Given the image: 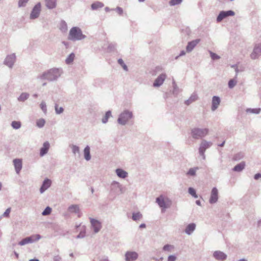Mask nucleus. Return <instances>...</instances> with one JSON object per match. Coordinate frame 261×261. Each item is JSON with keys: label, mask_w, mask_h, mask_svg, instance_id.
Instances as JSON below:
<instances>
[{"label": "nucleus", "mask_w": 261, "mask_h": 261, "mask_svg": "<svg viewBox=\"0 0 261 261\" xmlns=\"http://www.w3.org/2000/svg\"><path fill=\"white\" fill-rule=\"evenodd\" d=\"M61 70L58 68H53L39 75L37 78L41 80H47L49 81L57 80L61 75Z\"/></svg>", "instance_id": "1"}, {"label": "nucleus", "mask_w": 261, "mask_h": 261, "mask_svg": "<svg viewBox=\"0 0 261 261\" xmlns=\"http://www.w3.org/2000/svg\"><path fill=\"white\" fill-rule=\"evenodd\" d=\"M86 36L82 33L81 29L77 27H72L69 33L68 39L73 41L82 40Z\"/></svg>", "instance_id": "2"}, {"label": "nucleus", "mask_w": 261, "mask_h": 261, "mask_svg": "<svg viewBox=\"0 0 261 261\" xmlns=\"http://www.w3.org/2000/svg\"><path fill=\"white\" fill-rule=\"evenodd\" d=\"M133 117V114L132 112L125 110L121 113L118 118L117 122L121 125H126Z\"/></svg>", "instance_id": "3"}, {"label": "nucleus", "mask_w": 261, "mask_h": 261, "mask_svg": "<svg viewBox=\"0 0 261 261\" xmlns=\"http://www.w3.org/2000/svg\"><path fill=\"white\" fill-rule=\"evenodd\" d=\"M208 128L195 127L191 129V136L194 139H200L206 136L208 133Z\"/></svg>", "instance_id": "4"}, {"label": "nucleus", "mask_w": 261, "mask_h": 261, "mask_svg": "<svg viewBox=\"0 0 261 261\" xmlns=\"http://www.w3.org/2000/svg\"><path fill=\"white\" fill-rule=\"evenodd\" d=\"M110 191L111 193L114 195H119L124 192L122 185H120L119 182L116 181H113L111 183L110 186Z\"/></svg>", "instance_id": "5"}, {"label": "nucleus", "mask_w": 261, "mask_h": 261, "mask_svg": "<svg viewBox=\"0 0 261 261\" xmlns=\"http://www.w3.org/2000/svg\"><path fill=\"white\" fill-rule=\"evenodd\" d=\"M156 202L158 203L159 206L162 208V212H164V209L165 210L170 207V204L169 203L170 201L168 198L166 200L163 195H160L156 198Z\"/></svg>", "instance_id": "6"}, {"label": "nucleus", "mask_w": 261, "mask_h": 261, "mask_svg": "<svg viewBox=\"0 0 261 261\" xmlns=\"http://www.w3.org/2000/svg\"><path fill=\"white\" fill-rule=\"evenodd\" d=\"M40 238L41 236L39 234L33 235L23 239L18 243V245L23 246L29 243H33L34 241H37Z\"/></svg>", "instance_id": "7"}, {"label": "nucleus", "mask_w": 261, "mask_h": 261, "mask_svg": "<svg viewBox=\"0 0 261 261\" xmlns=\"http://www.w3.org/2000/svg\"><path fill=\"white\" fill-rule=\"evenodd\" d=\"M234 12L232 10H228V11H221L220 12L218 16L217 17L216 20L218 22H221L223 19L226 18L228 16H233L234 15Z\"/></svg>", "instance_id": "8"}, {"label": "nucleus", "mask_w": 261, "mask_h": 261, "mask_svg": "<svg viewBox=\"0 0 261 261\" xmlns=\"http://www.w3.org/2000/svg\"><path fill=\"white\" fill-rule=\"evenodd\" d=\"M16 61V56L14 53L12 54L11 55H8L5 58L4 64L9 67L10 68H12L15 62Z\"/></svg>", "instance_id": "9"}, {"label": "nucleus", "mask_w": 261, "mask_h": 261, "mask_svg": "<svg viewBox=\"0 0 261 261\" xmlns=\"http://www.w3.org/2000/svg\"><path fill=\"white\" fill-rule=\"evenodd\" d=\"M89 219L94 233H98L102 228L101 223L98 220L94 218H89Z\"/></svg>", "instance_id": "10"}, {"label": "nucleus", "mask_w": 261, "mask_h": 261, "mask_svg": "<svg viewBox=\"0 0 261 261\" xmlns=\"http://www.w3.org/2000/svg\"><path fill=\"white\" fill-rule=\"evenodd\" d=\"M41 11V4L40 3H37L33 8L30 14V18L34 19L38 18L39 16Z\"/></svg>", "instance_id": "11"}, {"label": "nucleus", "mask_w": 261, "mask_h": 261, "mask_svg": "<svg viewBox=\"0 0 261 261\" xmlns=\"http://www.w3.org/2000/svg\"><path fill=\"white\" fill-rule=\"evenodd\" d=\"M218 190L216 187H214L211 191L209 202L211 204H214L218 201Z\"/></svg>", "instance_id": "12"}, {"label": "nucleus", "mask_w": 261, "mask_h": 261, "mask_svg": "<svg viewBox=\"0 0 261 261\" xmlns=\"http://www.w3.org/2000/svg\"><path fill=\"white\" fill-rule=\"evenodd\" d=\"M167 75L165 73H162L159 75L157 78L155 80L153 86L154 87H159L161 86L164 83Z\"/></svg>", "instance_id": "13"}, {"label": "nucleus", "mask_w": 261, "mask_h": 261, "mask_svg": "<svg viewBox=\"0 0 261 261\" xmlns=\"http://www.w3.org/2000/svg\"><path fill=\"white\" fill-rule=\"evenodd\" d=\"M213 256L216 260L219 261H224L227 258V257L226 254L221 251H214L213 252Z\"/></svg>", "instance_id": "14"}, {"label": "nucleus", "mask_w": 261, "mask_h": 261, "mask_svg": "<svg viewBox=\"0 0 261 261\" xmlns=\"http://www.w3.org/2000/svg\"><path fill=\"white\" fill-rule=\"evenodd\" d=\"M212 144V143L210 141L202 140L198 149L199 152H201L203 154V152H205V151L207 149L209 148Z\"/></svg>", "instance_id": "15"}, {"label": "nucleus", "mask_w": 261, "mask_h": 261, "mask_svg": "<svg viewBox=\"0 0 261 261\" xmlns=\"http://www.w3.org/2000/svg\"><path fill=\"white\" fill-rule=\"evenodd\" d=\"M125 257L126 261H134L137 259L138 254L135 251H127Z\"/></svg>", "instance_id": "16"}, {"label": "nucleus", "mask_w": 261, "mask_h": 261, "mask_svg": "<svg viewBox=\"0 0 261 261\" xmlns=\"http://www.w3.org/2000/svg\"><path fill=\"white\" fill-rule=\"evenodd\" d=\"M200 41V39H196L195 40L190 41L188 43L186 46V50L188 53H190L192 51L194 47L199 43Z\"/></svg>", "instance_id": "17"}, {"label": "nucleus", "mask_w": 261, "mask_h": 261, "mask_svg": "<svg viewBox=\"0 0 261 261\" xmlns=\"http://www.w3.org/2000/svg\"><path fill=\"white\" fill-rule=\"evenodd\" d=\"M51 184V181L48 178L45 179L40 188V192L42 194L48 189Z\"/></svg>", "instance_id": "18"}, {"label": "nucleus", "mask_w": 261, "mask_h": 261, "mask_svg": "<svg viewBox=\"0 0 261 261\" xmlns=\"http://www.w3.org/2000/svg\"><path fill=\"white\" fill-rule=\"evenodd\" d=\"M261 55V44H259L256 45L250 55V57L252 59H256L258 56Z\"/></svg>", "instance_id": "19"}, {"label": "nucleus", "mask_w": 261, "mask_h": 261, "mask_svg": "<svg viewBox=\"0 0 261 261\" xmlns=\"http://www.w3.org/2000/svg\"><path fill=\"white\" fill-rule=\"evenodd\" d=\"M221 102L220 98L218 96H214L212 98V103L211 109L212 111H215L219 106Z\"/></svg>", "instance_id": "20"}, {"label": "nucleus", "mask_w": 261, "mask_h": 261, "mask_svg": "<svg viewBox=\"0 0 261 261\" xmlns=\"http://www.w3.org/2000/svg\"><path fill=\"white\" fill-rule=\"evenodd\" d=\"M15 170L17 174H19L22 169V160L19 159H15L13 160Z\"/></svg>", "instance_id": "21"}, {"label": "nucleus", "mask_w": 261, "mask_h": 261, "mask_svg": "<svg viewBox=\"0 0 261 261\" xmlns=\"http://www.w3.org/2000/svg\"><path fill=\"white\" fill-rule=\"evenodd\" d=\"M49 147H50V144H49V142L47 141L45 142L43 144V146L40 148V155L41 156H43L44 155H45L47 153V152L49 150Z\"/></svg>", "instance_id": "22"}, {"label": "nucleus", "mask_w": 261, "mask_h": 261, "mask_svg": "<svg viewBox=\"0 0 261 261\" xmlns=\"http://www.w3.org/2000/svg\"><path fill=\"white\" fill-rule=\"evenodd\" d=\"M196 229V224L194 223H191L188 224L185 230V232L188 235L191 234Z\"/></svg>", "instance_id": "23"}, {"label": "nucleus", "mask_w": 261, "mask_h": 261, "mask_svg": "<svg viewBox=\"0 0 261 261\" xmlns=\"http://www.w3.org/2000/svg\"><path fill=\"white\" fill-rule=\"evenodd\" d=\"M46 7L48 9H53L57 6V0H45Z\"/></svg>", "instance_id": "24"}, {"label": "nucleus", "mask_w": 261, "mask_h": 261, "mask_svg": "<svg viewBox=\"0 0 261 261\" xmlns=\"http://www.w3.org/2000/svg\"><path fill=\"white\" fill-rule=\"evenodd\" d=\"M116 173L119 177L121 178H125L128 175L127 172L120 168H118L116 170Z\"/></svg>", "instance_id": "25"}, {"label": "nucleus", "mask_w": 261, "mask_h": 261, "mask_svg": "<svg viewBox=\"0 0 261 261\" xmlns=\"http://www.w3.org/2000/svg\"><path fill=\"white\" fill-rule=\"evenodd\" d=\"M84 155L86 161H88L91 160L90 148L88 145L86 146L84 149Z\"/></svg>", "instance_id": "26"}, {"label": "nucleus", "mask_w": 261, "mask_h": 261, "mask_svg": "<svg viewBox=\"0 0 261 261\" xmlns=\"http://www.w3.org/2000/svg\"><path fill=\"white\" fill-rule=\"evenodd\" d=\"M245 163L244 162H242L236 165L232 169V170L235 172H239L242 171L245 168Z\"/></svg>", "instance_id": "27"}, {"label": "nucleus", "mask_w": 261, "mask_h": 261, "mask_svg": "<svg viewBox=\"0 0 261 261\" xmlns=\"http://www.w3.org/2000/svg\"><path fill=\"white\" fill-rule=\"evenodd\" d=\"M197 98H198V96H197V94H196L195 93H193L191 95L190 98L185 101V103L186 105L189 106L193 102L196 101L197 99Z\"/></svg>", "instance_id": "28"}, {"label": "nucleus", "mask_w": 261, "mask_h": 261, "mask_svg": "<svg viewBox=\"0 0 261 261\" xmlns=\"http://www.w3.org/2000/svg\"><path fill=\"white\" fill-rule=\"evenodd\" d=\"M103 6L104 5L102 3L100 2H96L92 4L91 8L92 10H96L99 8H102Z\"/></svg>", "instance_id": "29"}, {"label": "nucleus", "mask_w": 261, "mask_h": 261, "mask_svg": "<svg viewBox=\"0 0 261 261\" xmlns=\"http://www.w3.org/2000/svg\"><path fill=\"white\" fill-rule=\"evenodd\" d=\"M29 94L26 92L22 93L18 97L17 100L19 101L24 102L28 99L29 97Z\"/></svg>", "instance_id": "30"}, {"label": "nucleus", "mask_w": 261, "mask_h": 261, "mask_svg": "<svg viewBox=\"0 0 261 261\" xmlns=\"http://www.w3.org/2000/svg\"><path fill=\"white\" fill-rule=\"evenodd\" d=\"M68 211L71 213H78L80 211V209L77 205L73 204L69 206Z\"/></svg>", "instance_id": "31"}, {"label": "nucleus", "mask_w": 261, "mask_h": 261, "mask_svg": "<svg viewBox=\"0 0 261 261\" xmlns=\"http://www.w3.org/2000/svg\"><path fill=\"white\" fill-rule=\"evenodd\" d=\"M199 167H195L190 168L187 173V175L195 176L196 175V171L199 170Z\"/></svg>", "instance_id": "32"}, {"label": "nucleus", "mask_w": 261, "mask_h": 261, "mask_svg": "<svg viewBox=\"0 0 261 261\" xmlns=\"http://www.w3.org/2000/svg\"><path fill=\"white\" fill-rule=\"evenodd\" d=\"M112 117V113L111 111L106 112L105 116L102 118L101 121L102 123L106 124L108 122V119L110 117Z\"/></svg>", "instance_id": "33"}, {"label": "nucleus", "mask_w": 261, "mask_h": 261, "mask_svg": "<svg viewBox=\"0 0 261 261\" xmlns=\"http://www.w3.org/2000/svg\"><path fill=\"white\" fill-rule=\"evenodd\" d=\"M246 112L249 113H252V114H259L261 111L260 108H248L246 110Z\"/></svg>", "instance_id": "34"}, {"label": "nucleus", "mask_w": 261, "mask_h": 261, "mask_svg": "<svg viewBox=\"0 0 261 261\" xmlns=\"http://www.w3.org/2000/svg\"><path fill=\"white\" fill-rule=\"evenodd\" d=\"M75 55L74 53H72L68 55L65 60V62L67 64H70L74 60Z\"/></svg>", "instance_id": "35"}, {"label": "nucleus", "mask_w": 261, "mask_h": 261, "mask_svg": "<svg viewBox=\"0 0 261 261\" xmlns=\"http://www.w3.org/2000/svg\"><path fill=\"white\" fill-rule=\"evenodd\" d=\"M60 29L63 32H65L67 30V25L64 20H62L60 24Z\"/></svg>", "instance_id": "36"}, {"label": "nucleus", "mask_w": 261, "mask_h": 261, "mask_svg": "<svg viewBox=\"0 0 261 261\" xmlns=\"http://www.w3.org/2000/svg\"><path fill=\"white\" fill-rule=\"evenodd\" d=\"M142 218V215L140 212L133 213L132 219L134 221H137Z\"/></svg>", "instance_id": "37"}, {"label": "nucleus", "mask_w": 261, "mask_h": 261, "mask_svg": "<svg viewBox=\"0 0 261 261\" xmlns=\"http://www.w3.org/2000/svg\"><path fill=\"white\" fill-rule=\"evenodd\" d=\"M21 124L20 121H13L11 123V126L14 129H19L21 127Z\"/></svg>", "instance_id": "38"}, {"label": "nucleus", "mask_w": 261, "mask_h": 261, "mask_svg": "<svg viewBox=\"0 0 261 261\" xmlns=\"http://www.w3.org/2000/svg\"><path fill=\"white\" fill-rule=\"evenodd\" d=\"M188 193L195 198H198V195L196 194V190L193 188H189Z\"/></svg>", "instance_id": "39"}, {"label": "nucleus", "mask_w": 261, "mask_h": 261, "mask_svg": "<svg viewBox=\"0 0 261 261\" xmlns=\"http://www.w3.org/2000/svg\"><path fill=\"white\" fill-rule=\"evenodd\" d=\"M173 94L174 95H177L179 92H180V90L178 88V87H177V85L176 84L175 81H173Z\"/></svg>", "instance_id": "40"}, {"label": "nucleus", "mask_w": 261, "mask_h": 261, "mask_svg": "<svg viewBox=\"0 0 261 261\" xmlns=\"http://www.w3.org/2000/svg\"><path fill=\"white\" fill-rule=\"evenodd\" d=\"M243 157L244 154L242 152H239L233 156V160L234 161H239L243 159Z\"/></svg>", "instance_id": "41"}, {"label": "nucleus", "mask_w": 261, "mask_h": 261, "mask_svg": "<svg viewBox=\"0 0 261 261\" xmlns=\"http://www.w3.org/2000/svg\"><path fill=\"white\" fill-rule=\"evenodd\" d=\"M55 112L57 114H60L63 112L64 109L63 107H59L58 105L55 104Z\"/></svg>", "instance_id": "42"}, {"label": "nucleus", "mask_w": 261, "mask_h": 261, "mask_svg": "<svg viewBox=\"0 0 261 261\" xmlns=\"http://www.w3.org/2000/svg\"><path fill=\"white\" fill-rule=\"evenodd\" d=\"M45 123V120L44 119L41 118L37 121L36 124L38 127L41 128L44 126Z\"/></svg>", "instance_id": "43"}, {"label": "nucleus", "mask_w": 261, "mask_h": 261, "mask_svg": "<svg viewBox=\"0 0 261 261\" xmlns=\"http://www.w3.org/2000/svg\"><path fill=\"white\" fill-rule=\"evenodd\" d=\"M29 0H19L18 2V7L19 8L24 7Z\"/></svg>", "instance_id": "44"}, {"label": "nucleus", "mask_w": 261, "mask_h": 261, "mask_svg": "<svg viewBox=\"0 0 261 261\" xmlns=\"http://www.w3.org/2000/svg\"><path fill=\"white\" fill-rule=\"evenodd\" d=\"M237 81L235 80L234 79L230 80L228 83V87L230 89L233 88L237 84Z\"/></svg>", "instance_id": "45"}, {"label": "nucleus", "mask_w": 261, "mask_h": 261, "mask_svg": "<svg viewBox=\"0 0 261 261\" xmlns=\"http://www.w3.org/2000/svg\"><path fill=\"white\" fill-rule=\"evenodd\" d=\"M51 212V208L49 206H47L44 210L42 212V215L43 216H47Z\"/></svg>", "instance_id": "46"}, {"label": "nucleus", "mask_w": 261, "mask_h": 261, "mask_svg": "<svg viewBox=\"0 0 261 261\" xmlns=\"http://www.w3.org/2000/svg\"><path fill=\"white\" fill-rule=\"evenodd\" d=\"M72 151L74 154L80 153V148L75 145H72L71 146Z\"/></svg>", "instance_id": "47"}, {"label": "nucleus", "mask_w": 261, "mask_h": 261, "mask_svg": "<svg viewBox=\"0 0 261 261\" xmlns=\"http://www.w3.org/2000/svg\"><path fill=\"white\" fill-rule=\"evenodd\" d=\"M118 63L122 67L123 69L125 71L128 70L127 66L124 63L123 60L122 59H119L118 60Z\"/></svg>", "instance_id": "48"}, {"label": "nucleus", "mask_w": 261, "mask_h": 261, "mask_svg": "<svg viewBox=\"0 0 261 261\" xmlns=\"http://www.w3.org/2000/svg\"><path fill=\"white\" fill-rule=\"evenodd\" d=\"M40 106L41 109L42 110L43 113L44 114H46L47 113V108H46V103L45 102V101H42L41 102Z\"/></svg>", "instance_id": "49"}, {"label": "nucleus", "mask_w": 261, "mask_h": 261, "mask_svg": "<svg viewBox=\"0 0 261 261\" xmlns=\"http://www.w3.org/2000/svg\"><path fill=\"white\" fill-rule=\"evenodd\" d=\"M174 248L173 245L166 244L164 246L163 250L165 251H170L171 249Z\"/></svg>", "instance_id": "50"}, {"label": "nucleus", "mask_w": 261, "mask_h": 261, "mask_svg": "<svg viewBox=\"0 0 261 261\" xmlns=\"http://www.w3.org/2000/svg\"><path fill=\"white\" fill-rule=\"evenodd\" d=\"M209 52H210L211 57L213 60H218L220 58V57L219 56H218L216 54L212 52V51H210Z\"/></svg>", "instance_id": "51"}, {"label": "nucleus", "mask_w": 261, "mask_h": 261, "mask_svg": "<svg viewBox=\"0 0 261 261\" xmlns=\"http://www.w3.org/2000/svg\"><path fill=\"white\" fill-rule=\"evenodd\" d=\"M182 0H170L169 4L170 6H175L180 4Z\"/></svg>", "instance_id": "52"}, {"label": "nucleus", "mask_w": 261, "mask_h": 261, "mask_svg": "<svg viewBox=\"0 0 261 261\" xmlns=\"http://www.w3.org/2000/svg\"><path fill=\"white\" fill-rule=\"evenodd\" d=\"M116 46V44L115 43H111L109 44V45L108 47V49L110 51H113L115 50Z\"/></svg>", "instance_id": "53"}, {"label": "nucleus", "mask_w": 261, "mask_h": 261, "mask_svg": "<svg viewBox=\"0 0 261 261\" xmlns=\"http://www.w3.org/2000/svg\"><path fill=\"white\" fill-rule=\"evenodd\" d=\"M86 231L85 229L81 231L80 233L76 237V239H82L85 237Z\"/></svg>", "instance_id": "54"}, {"label": "nucleus", "mask_w": 261, "mask_h": 261, "mask_svg": "<svg viewBox=\"0 0 261 261\" xmlns=\"http://www.w3.org/2000/svg\"><path fill=\"white\" fill-rule=\"evenodd\" d=\"M10 212H11V208L10 207L8 208L6 210V211L4 213V214H3V216L4 217H6V218L9 217Z\"/></svg>", "instance_id": "55"}, {"label": "nucleus", "mask_w": 261, "mask_h": 261, "mask_svg": "<svg viewBox=\"0 0 261 261\" xmlns=\"http://www.w3.org/2000/svg\"><path fill=\"white\" fill-rule=\"evenodd\" d=\"M176 257L174 255H170L168 257L167 261H175Z\"/></svg>", "instance_id": "56"}, {"label": "nucleus", "mask_w": 261, "mask_h": 261, "mask_svg": "<svg viewBox=\"0 0 261 261\" xmlns=\"http://www.w3.org/2000/svg\"><path fill=\"white\" fill-rule=\"evenodd\" d=\"M114 10H116L119 15H122L123 13V9L120 7H117Z\"/></svg>", "instance_id": "57"}, {"label": "nucleus", "mask_w": 261, "mask_h": 261, "mask_svg": "<svg viewBox=\"0 0 261 261\" xmlns=\"http://www.w3.org/2000/svg\"><path fill=\"white\" fill-rule=\"evenodd\" d=\"M261 178V173H258L254 175V178L255 180H258Z\"/></svg>", "instance_id": "58"}, {"label": "nucleus", "mask_w": 261, "mask_h": 261, "mask_svg": "<svg viewBox=\"0 0 261 261\" xmlns=\"http://www.w3.org/2000/svg\"><path fill=\"white\" fill-rule=\"evenodd\" d=\"M186 54V52L184 50H181L179 55L175 57V59L177 60L179 57L184 56Z\"/></svg>", "instance_id": "59"}, {"label": "nucleus", "mask_w": 261, "mask_h": 261, "mask_svg": "<svg viewBox=\"0 0 261 261\" xmlns=\"http://www.w3.org/2000/svg\"><path fill=\"white\" fill-rule=\"evenodd\" d=\"M54 261H61V257L59 255L55 256L54 257Z\"/></svg>", "instance_id": "60"}, {"label": "nucleus", "mask_w": 261, "mask_h": 261, "mask_svg": "<svg viewBox=\"0 0 261 261\" xmlns=\"http://www.w3.org/2000/svg\"><path fill=\"white\" fill-rule=\"evenodd\" d=\"M204 152H203V154H202L201 152H199L200 155L202 157L203 160L205 159V155Z\"/></svg>", "instance_id": "61"}, {"label": "nucleus", "mask_w": 261, "mask_h": 261, "mask_svg": "<svg viewBox=\"0 0 261 261\" xmlns=\"http://www.w3.org/2000/svg\"><path fill=\"white\" fill-rule=\"evenodd\" d=\"M139 227L140 228H144L146 227V224H144V223H142V224L140 225Z\"/></svg>", "instance_id": "62"}, {"label": "nucleus", "mask_w": 261, "mask_h": 261, "mask_svg": "<svg viewBox=\"0 0 261 261\" xmlns=\"http://www.w3.org/2000/svg\"><path fill=\"white\" fill-rule=\"evenodd\" d=\"M105 11H106V12H109V11H112V10H114V9H110V8H109V7H106V8H105Z\"/></svg>", "instance_id": "63"}, {"label": "nucleus", "mask_w": 261, "mask_h": 261, "mask_svg": "<svg viewBox=\"0 0 261 261\" xmlns=\"http://www.w3.org/2000/svg\"><path fill=\"white\" fill-rule=\"evenodd\" d=\"M29 261H39V260L37 258H33L29 260Z\"/></svg>", "instance_id": "64"}]
</instances>
